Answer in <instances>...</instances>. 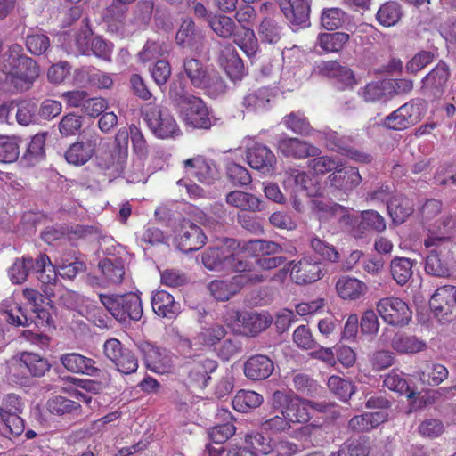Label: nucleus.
<instances>
[{
    "label": "nucleus",
    "instance_id": "603ef678",
    "mask_svg": "<svg viewBox=\"0 0 456 456\" xmlns=\"http://www.w3.org/2000/svg\"><path fill=\"white\" fill-rule=\"evenodd\" d=\"M402 16L401 6L398 3L390 1L382 4L377 12V20L384 27L395 25Z\"/></svg>",
    "mask_w": 456,
    "mask_h": 456
},
{
    "label": "nucleus",
    "instance_id": "a19ab883",
    "mask_svg": "<svg viewBox=\"0 0 456 456\" xmlns=\"http://www.w3.org/2000/svg\"><path fill=\"white\" fill-rule=\"evenodd\" d=\"M391 346L400 354H417L427 348V344L414 336L395 334L391 341Z\"/></svg>",
    "mask_w": 456,
    "mask_h": 456
},
{
    "label": "nucleus",
    "instance_id": "cd10ccee",
    "mask_svg": "<svg viewBox=\"0 0 456 456\" xmlns=\"http://www.w3.org/2000/svg\"><path fill=\"white\" fill-rule=\"evenodd\" d=\"M217 368L216 361L206 357L199 356L188 365V377L199 387H205L210 379V374Z\"/></svg>",
    "mask_w": 456,
    "mask_h": 456
},
{
    "label": "nucleus",
    "instance_id": "f3484780",
    "mask_svg": "<svg viewBox=\"0 0 456 456\" xmlns=\"http://www.w3.org/2000/svg\"><path fill=\"white\" fill-rule=\"evenodd\" d=\"M247 160L250 167L263 174L273 172L276 164V157L267 146L250 139L247 142Z\"/></svg>",
    "mask_w": 456,
    "mask_h": 456
},
{
    "label": "nucleus",
    "instance_id": "c03bdc74",
    "mask_svg": "<svg viewBox=\"0 0 456 456\" xmlns=\"http://www.w3.org/2000/svg\"><path fill=\"white\" fill-rule=\"evenodd\" d=\"M282 124L293 133L308 136L312 134L313 128L307 118L301 111H293L282 118Z\"/></svg>",
    "mask_w": 456,
    "mask_h": 456
},
{
    "label": "nucleus",
    "instance_id": "de8ad7c7",
    "mask_svg": "<svg viewBox=\"0 0 456 456\" xmlns=\"http://www.w3.org/2000/svg\"><path fill=\"white\" fill-rule=\"evenodd\" d=\"M19 354L30 377H41L50 368L47 361L37 354L29 352Z\"/></svg>",
    "mask_w": 456,
    "mask_h": 456
},
{
    "label": "nucleus",
    "instance_id": "09e8293b",
    "mask_svg": "<svg viewBox=\"0 0 456 456\" xmlns=\"http://www.w3.org/2000/svg\"><path fill=\"white\" fill-rule=\"evenodd\" d=\"M383 386L389 390L395 391L400 395H404L408 398H411L414 395V392L410 389V386L403 373L397 370H392L385 376Z\"/></svg>",
    "mask_w": 456,
    "mask_h": 456
},
{
    "label": "nucleus",
    "instance_id": "dca6fc26",
    "mask_svg": "<svg viewBox=\"0 0 456 456\" xmlns=\"http://www.w3.org/2000/svg\"><path fill=\"white\" fill-rule=\"evenodd\" d=\"M421 117L420 106L409 102L387 116L383 125L392 130H404L418 123Z\"/></svg>",
    "mask_w": 456,
    "mask_h": 456
},
{
    "label": "nucleus",
    "instance_id": "e433bc0d",
    "mask_svg": "<svg viewBox=\"0 0 456 456\" xmlns=\"http://www.w3.org/2000/svg\"><path fill=\"white\" fill-rule=\"evenodd\" d=\"M5 377L14 386H26L28 383L30 376L19 353L6 361Z\"/></svg>",
    "mask_w": 456,
    "mask_h": 456
},
{
    "label": "nucleus",
    "instance_id": "2eb2a0df",
    "mask_svg": "<svg viewBox=\"0 0 456 456\" xmlns=\"http://www.w3.org/2000/svg\"><path fill=\"white\" fill-rule=\"evenodd\" d=\"M277 95V87L261 86L249 90L243 96L241 105L248 112L265 113L272 109Z\"/></svg>",
    "mask_w": 456,
    "mask_h": 456
},
{
    "label": "nucleus",
    "instance_id": "a18cd8bd",
    "mask_svg": "<svg viewBox=\"0 0 456 456\" xmlns=\"http://www.w3.org/2000/svg\"><path fill=\"white\" fill-rule=\"evenodd\" d=\"M313 159L307 162V167L316 175H325L335 171L336 168L342 167V160L338 157L328 155L312 156Z\"/></svg>",
    "mask_w": 456,
    "mask_h": 456
},
{
    "label": "nucleus",
    "instance_id": "2f4dec72",
    "mask_svg": "<svg viewBox=\"0 0 456 456\" xmlns=\"http://www.w3.org/2000/svg\"><path fill=\"white\" fill-rule=\"evenodd\" d=\"M151 306L154 313L162 318L174 319L180 312V304L165 290L157 291L152 295Z\"/></svg>",
    "mask_w": 456,
    "mask_h": 456
},
{
    "label": "nucleus",
    "instance_id": "c9c22d12",
    "mask_svg": "<svg viewBox=\"0 0 456 456\" xmlns=\"http://www.w3.org/2000/svg\"><path fill=\"white\" fill-rule=\"evenodd\" d=\"M264 402L261 394L253 390H239L232 399L233 409L239 412L248 413L258 408Z\"/></svg>",
    "mask_w": 456,
    "mask_h": 456
},
{
    "label": "nucleus",
    "instance_id": "ea45409f",
    "mask_svg": "<svg viewBox=\"0 0 456 456\" xmlns=\"http://www.w3.org/2000/svg\"><path fill=\"white\" fill-rule=\"evenodd\" d=\"M27 55L23 53V48L20 45L13 44L0 56V71L4 76V83L7 77L12 75L14 68L21 61V58Z\"/></svg>",
    "mask_w": 456,
    "mask_h": 456
},
{
    "label": "nucleus",
    "instance_id": "39448f33",
    "mask_svg": "<svg viewBox=\"0 0 456 456\" xmlns=\"http://www.w3.org/2000/svg\"><path fill=\"white\" fill-rule=\"evenodd\" d=\"M99 299L104 308L120 323L139 321L142 315L141 297L136 293L99 294Z\"/></svg>",
    "mask_w": 456,
    "mask_h": 456
},
{
    "label": "nucleus",
    "instance_id": "c756f323",
    "mask_svg": "<svg viewBox=\"0 0 456 456\" xmlns=\"http://www.w3.org/2000/svg\"><path fill=\"white\" fill-rule=\"evenodd\" d=\"M96 138L72 143L65 152V159L69 164L79 167L87 163L94 156L96 147Z\"/></svg>",
    "mask_w": 456,
    "mask_h": 456
},
{
    "label": "nucleus",
    "instance_id": "f704fd0d",
    "mask_svg": "<svg viewBox=\"0 0 456 456\" xmlns=\"http://www.w3.org/2000/svg\"><path fill=\"white\" fill-rule=\"evenodd\" d=\"M336 289L341 298L355 300L367 292V286L354 277L342 276L336 283Z\"/></svg>",
    "mask_w": 456,
    "mask_h": 456
},
{
    "label": "nucleus",
    "instance_id": "a878e982",
    "mask_svg": "<svg viewBox=\"0 0 456 456\" xmlns=\"http://www.w3.org/2000/svg\"><path fill=\"white\" fill-rule=\"evenodd\" d=\"M102 277L101 286L103 288L120 284L126 274L125 262L121 258H105L98 265Z\"/></svg>",
    "mask_w": 456,
    "mask_h": 456
},
{
    "label": "nucleus",
    "instance_id": "37998d69",
    "mask_svg": "<svg viewBox=\"0 0 456 456\" xmlns=\"http://www.w3.org/2000/svg\"><path fill=\"white\" fill-rule=\"evenodd\" d=\"M183 69L187 77L195 87H202L211 69L197 59H186Z\"/></svg>",
    "mask_w": 456,
    "mask_h": 456
},
{
    "label": "nucleus",
    "instance_id": "58836bf2",
    "mask_svg": "<svg viewBox=\"0 0 456 456\" xmlns=\"http://www.w3.org/2000/svg\"><path fill=\"white\" fill-rule=\"evenodd\" d=\"M387 211L396 224H403L413 212L411 201L402 196L396 195L387 202Z\"/></svg>",
    "mask_w": 456,
    "mask_h": 456
},
{
    "label": "nucleus",
    "instance_id": "aec40b11",
    "mask_svg": "<svg viewBox=\"0 0 456 456\" xmlns=\"http://www.w3.org/2000/svg\"><path fill=\"white\" fill-rule=\"evenodd\" d=\"M362 178L358 168L344 166L336 168L334 172L329 175L327 184L330 188L341 191L346 194L354 190L362 183Z\"/></svg>",
    "mask_w": 456,
    "mask_h": 456
},
{
    "label": "nucleus",
    "instance_id": "f03ea898",
    "mask_svg": "<svg viewBox=\"0 0 456 456\" xmlns=\"http://www.w3.org/2000/svg\"><path fill=\"white\" fill-rule=\"evenodd\" d=\"M202 263L207 269L215 272L243 273L248 268L242 248L233 239H224L215 247L208 248L202 256Z\"/></svg>",
    "mask_w": 456,
    "mask_h": 456
},
{
    "label": "nucleus",
    "instance_id": "8fccbe9b",
    "mask_svg": "<svg viewBox=\"0 0 456 456\" xmlns=\"http://www.w3.org/2000/svg\"><path fill=\"white\" fill-rule=\"evenodd\" d=\"M201 39V34L195 29L194 22L191 19H186L182 23L175 36L176 43L182 46L194 47Z\"/></svg>",
    "mask_w": 456,
    "mask_h": 456
},
{
    "label": "nucleus",
    "instance_id": "e2e57ef3",
    "mask_svg": "<svg viewBox=\"0 0 456 456\" xmlns=\"http://www.w3.org/2000/svg\"><path fill=\"white\" fill-rule=\"evenodd\" d=\"M127 133L128 138L130 137L131 139L133 151L135 155L140 159H145L149 153V146L142 130L135 125H132L129 126Z\"/></svg>",
    "mask_w": 456,
    "mask_h": 456
},
{
    "label": "nucleus",
    "instance_id": "a211bd4d",
    "mask_svg": "<svg viewBox=\"0 0 456 456\" xmlns=\"http://www.w3.org/2000/svg\"><path fill=\"white\" fill-rule=\"evenodd\" d=\"M290 276L299 285L314 283L323 276V267L320 261L310 256L303 257L297 263L290 264Z\"/></svg>",
    "mask_w": 456,
    "mask_h": 456
},
{
    "label": "nucleus",
    "instance_id": "338daca9",
    "mask_svg": "<svg viewBox=\"0 0 456 456\" xmlns=\"http://www.w3.org/2000/svg\"><path fill=\"white\" fill-rule=\"evenodd\" d=\"M387 84L386 81L370 83L360 90L359 94L368 102L381 101L386 96Z\"/></svg>",
    "mask_w": 456,
    "mask_h": 456
},
{
    "label": "nucleus",
    "instance_id": "72a5a7b5",
    "mask_svg": "<svg viewBox=\"0 0 456 456\" xmlns=\"http://www.w3.org/2000/svg\"><path fill=\"white\" fill-rule=\"evenodd\" d=\"M220 62L232 80L241 79L245 75L243 61L232 46L222 50Z\"/></svg>",
    "mask_w": 456,
    "mask_h": 456
},
{
    "label": "nucleus",
    "instance_id": "c85d7f7f",
    "mask_svg": "<svg viewBox=\"0 0 456 456\" xmlns=\"http://www.w3.org/2000/svg\"><path fill=\"white\" fill-rule=\"evenodd\" d=\"M322 69L326 76L334 80L336 86L340 90L352 89L357 84L353 70L337 61L325 62Z\"/></svg>",
    "mask_w": 456,
    "mask_h": 456
},
{
    "label": "nucleus",
    "instance_id": "f257e3e1",
    "mask_svg": "<svg viewBox=\"0 0 456 456\" xmlns=\"http://www.w3.org/2000/svg\"><path fill=\"white\" fill-rule=\"evenodd\" d=\"M272 407L278 411L277 414L261 423V429L269 433L289 432L296 438L301 435L304 428H295L296 425H304L312 419L310 410L323 411L325 406L309 400L301 399L293 392L286 393L277 390L271 397Z\"/></svg>",
    "mask_w": 456,
    "mask_h": 456
},
{
    "label": "nucleus",
    "instance_id": "5fc2aeb1",
    "mask_svg": "<svg viewBox=\"0 0 456 456\" xmlns=\"http://www.w3.org/2000/svg\"><path fill=\"white\" fill-rule=\"evenodd\" d=\"M419 379L428 386H438L448 377L447 369L442 364H433L425 370H419L417 371Z\"/></svg>",
    "mask_w": 456,
    "mask_h": 456
},
{
    "label": "nucleus",
    "instance_id": "69168bd1",
    "mask_svg": "<svg viewBox=\"0 0 456 456\" xmlns=\"http://www.w3.org/2000/svg\"><path fill=\"white\" fill-rule=\"evenodd\" d=\"M26 46L30 53L34 55H41L49 48L50 39L43 33H31L26 37Z\"/></svg>",
    "mask_w": 456,
    "mask_h": 456
},
{
    "label": "nucleus",
    "instance_id": "7ed1b4c3",
    "mask_svg": "<svg viewBox=\"0 0 456 456\" xmlns=\"http://www.w3.org/2000/svg\"><path fill=\"white\" fill-rule=\"evenodd\" d=\"M170 96L174 98L180 108V114L185 125L200 129H208L212 126L209 112L201 99L184 93L183 88L176 84L170 86Z\"/></svg>",
    "mask_w": 456,
    "mask_h": 456
},
{
    "label": "nucleus",
    "instance_id": "052dcab7",
    "mask_svg": "<svg viewBox=\"0 0 456 456\" xmlns=\"http://www.w3.org/2000/svg\"><path fill=\"white\" fill-rule=\"evenodd\" d=\"M20 155L17 139L14 137H0V162L12 163Z\"/></svg>",
    "mask_w": 456,
    "mask_h": 456
},
{
    "label": "nucleus",
    "instance_id": "4be33fe9",
    "mask_svg": "<svg viewBox=\"0 0 456 456\" xmlns=\"http://www.w3.org/2000/svg\"><path fill=\"white\" fill-rule=\"evenodd\" d=\"M262 277L257 274H240L234 276L231 282L224 281H213L209 283L208 289L211 295L220 301L228 300L237 293L242 284L247 281L259 282Z\"/></svg>",
    "mask_w": 456,
    "mask_h": 456
},
{
    "label": "nucleus",
    "instance_id": "4468645a",
    "mask_svg": "<svg viewBox=\"0 0 456 456\" xmlns=\"http://www.w3.org/2000/svg\"><path fill=\"white\" fill-rule=\"evenodd\" d=\"M138 349L144 358L146 367L156 373L164 374L171 370L173 366V356L169 351L151 344L148 341H142Z\"/></svg>",
    "mask_w": 456,
    "mask_h": 456
},
{
    "label": "nucleus",
    "instance_id": "bf43d9fd",
    "mask_svg": "<svg viewBox=\"0 0 456 456\" xmlns=\"http://www.w3.org/2000/svg\"><path fill=\"white\" fill-rule=\"evenodd\" d=\"M362 221L358 224L362 233L364 229H370L377 232H382L386 230V221L384 217L377 211L370 209L364 210L361 213Z\"/></svg>",
    "mask_w": 456,
    "mask_h": 456
},
{
    "label": "nucleus",
    "instance_id": "6e6d98bb",
    "mask_svg": "<svg viewBox=\"0 0 456 456\" xmlns=\"http://www.w3.org/2000/svg\"><path fill=\"white\" fill-rule=\"evenodd\" d=\"M171 45L166 42L148 40L143 48L138 53L142 62H148L157 57L165 56L169 53Z\"/></svg>",
    "mask_w": 456,
    "mask_h": 456
},
{
    "label": "nucleus",
    "instance_id": "ddd939ff",
    "mask_svg": "<svg viewBox=\"0 0 456 456\" xmlns=\"http://www.w3.org/2000/svg\"><path fill=\"white\" fill-rule=\"evenodd\" d=\"M185 174L205 184H213L220 177L216 162L203 155H196L183 161Z\"/></svg>",
    "mask_w": 456,
    "mask_h": 456
},
{
    "label": "nucleus",
    "instance_id": "3c124183",
    "mask_svg": "<svg viewBox=\"0 0 456 456\" xmlns=\"http://www.w3.org/2000/svg\"><path fill=\"white\" fill-rule=\"evenodd\" d=\"M349 38V34L344 32L322 33L319 35L318 45L325 52H338L348 42Z\"/></svg>",
    "mask_w": 456,
    "mask_h": 456
},
{
    "label": "nucleus",
    "instance_id": "864d4df0",
    "mask_svg": "<svg viewBox=\"0 0 456 456\" xmlns=\"http://www.w3.org/2000/svg\"><path fill=\"white\" fill-rule=\"evenodd\" d=\"M271 323L272 318L267 314L246 313L245 322L241 333H249L252 336H255L268 328Z\"/></svg>",
    "mask_w": 456,
    "mask_h": 456
},
{
    "label": "nucleus",
    "instance_id": "4d7b16f0",
    "mask_svg": "<svg viewBox=\"0 0 456 456\" xmlns=\"http://www.w3.org/2000/svg\"><path fill=\"white\" fill-rule=\"evenodd\" d=\"M53 265L54 266L56 275L59 274L68 279L75 278L77 273L82 272L85 268L83 262L72 259V257L69 258L68 256H61L56 261L55 265Z\"/></svg>",
    "mask_w": 456,
    "mask_h": 456
},
{
    "label": "nucleus",
    "instance_id": "9d476101",
    "mask_svg": "<svg viewBox=\"0 0 456 456\" xmlns=\"http://www.w3.org/2000/svg\"><path fill=\"white\" fill-rule=\"evenodd\" d=\"M376 310L386 323L395 327H404L412 318L408 304L393 296L380 298L376 304Z\"/></svg>",
    "mask_w": 456,
    "mask_h": 456
},
{
    "label": "nucleus",
    "instance_id": "0eeeda50",
    "mask_svg": "<svg viewBox=\"0 0 456 456\" xmlns=\"http://www.w3.org/2000/svg\"><path fill=\"white\" fill-rule=\"evenodd\" d=\"M143 120L155 136L160 139L175 138L181 130L169 110L155 103H146L141 109Z\"/></svg>",
    "mask_w": 456,
    "mask_h": 456
},
{
    "label": "nucleus",
    "instance_id": "bb28decb",
    "mask_svg": "<svg viewBox=\"0 0 456 456\" xmlns=\"http://www.w3.org/2000/svg\"><path fill=\"white\" fill-rule=\"evenodd\" d=\"M285 188L291 189L292 192H305L306 196L313 197L317 193V188L312 177L305 171L297 168H289L285 172Z\"/></svg>",
    "mask_w": 456,
    "mask_h": 456
},
{
    "label": "nucleus",
    "instance_id": "680f3d73",
    "mask_svg": "<svg viewBox=\"0 0 456 456\" xmlns=\"http://www.w3.org/2000/svg\"><path fill=\"white\" fill-rule=\"evenodd\" d=\"M281 27L272 19H265L258 27L257 32L262 42L276 44L281 39Z\"/></svg>",
    "mask_w": 456,
    "mask_h": 456
},
{
    "label": "nucleus",
    "instance_id": "423d86ee",
    "mask_svg": "<svg viewBox=\"0 0 456 456\" xmlns=\"http://www.w3.org/2000/svg\"><path fill=\"white\" fill-rule=\"evenodd\" d=\"M31 270L38 273V279L43 283H53L56 280L54 266L45 254H41L36 261L30 256L16 259L9 269L10 279L13 283L21 284Z\"/></svg>",
    "mask_w": 456,
    "mask_h": 456
},
{
    "label": "nucleus",
    "instance_id": "20e7f679",
    "mask_svg": "<svg viewBox=\"0 0 456 456\" xmlns=\"http://www.w3.org/2000/svg\"><path fill=\"white\" fill-rule=\"evenodd\" d=\"M427 248H430L425 260V271L428 274L446 278L452 271L454 263L452 243L448 237H428L425 240Z\"/></svg>",
    "mask_w": 456,
    "mask_h": 456
},
{
    "label": "nucleus",
    "instance_id": "6ab92c4d",
    "mask_svg": "<svg viewBox=\"0 0 456 456\" xmlns=\"http://www.w3.org/2000/svg\"><path fill=\"white\" fill-rule=\"evenodd\" d=\"M206 240V235L199 226L184 220L175 236V244L182 252L190 253L201 248Z\"/></svg>",
    "mask_w": 456,
    "mask_h": 456
},
{
    "label": "nucleus",
    "instance_id": "0e129e2a",
    "mask_svg": "<svg viewBox=\"0 0 456 456\" xmlns=\"http://www.w3.org/2000/svg\"><path fill=\"white\" fill-rule=\"evenodd\" d=\"M47 407L51 413L63 415L78 410L80 405L66 397L55 396L48 401Z\"/></svg>",
    "mask_w": 456,
    "mask_h": 456
},
{
    "label": "nucleus",
    "instance_id": "7c9ffc66",
    "mask_svg": "<svg viewBox=\"0 0 456 456\" xmlns=\"http://www.w3.org/2000/svg\"><path fill=\"white\" fill-rule=\"evenodd\" d=\"M152 11V2L148 0L139 2L129 23L121 28L120 34L125 36L139 29H144L151 20Z\"/></svg>",
    "mask_w": 456,
    "mask_h": 456
},
{
    "label": "nucleus",
    "instance_id": "f8f14e48",
    "mask_svg": "<svg viewBox=\"0 0 456 456\" xmlns=\"http://www.w3.org/2000/svg\"><path fill=\"white\" fill-rule=\"evenodd\" d=\"M12 74L7 77L6 88L15 92H23L30 88L39 76V67L30 57L21 58Z\"/></svg>",
    "mask_w": 456,
    "mask_h": 456
},
{
    "label": "nucleus",
    "instance_id": "b1692460",
    "mask_svg": "<svg viewBox=\"0 0 456 456\" xmlns=\"http://www.w3.org/2000/svg\"><path fill=\"white\" fill-rule=\"evenodd\" d=\"M278 4L291 24L300 27L309 24V0H278Z\"/></svg>",
    "mask_w": 456,
    "mask_h": 456
},
{
    "label": "nucleus",
    "instance_id": "6e6552de",
    "mask_svg": "<svg viewBox=\"0 0 456 456\" xmlns=\"http://www.w3.org/2000/svg\"><path fill=\"white\" fill-rule=\"evenodd\" d=\"M128 150V133L127 129L120 128L115 136V145L110 151L103 152L97 157V166L110 172V175L117 176L124 172Z\"/></svg>",
    "mask_w": 456,
    "mask_h": 456
},
{
    "label": "nucleus",
    "instance_id": "1a4fd4ad",
    "mask_svg": "<svg viewBox=\"0 0 456 456\" xmlns=\"http://www.w3.org/2000/svg\"><path fill=\"white\" fill-rule=\"evenodd\" d=\"M313 208L320 219H334L340 227L350 232L354 238H362V231L356 225L357 218L351 215L350 209L338 203L313 200Z\"/></svg>",
    "mask_w": 456,
    "mask_h": 456
},
{
    "label": "nucleus",
    "instance_id": "473e14b6",
    "mask_svg": "<svg viewBox=\"0 0 456 456\" xmlns=\"http://www.w3.org/2000/svg\"><path fill=\"white\" fill-rule=\"evenodd\" d=\"M62 365L69 371L74 373L95 375L99 370L94 366L95 362L80 354L70 353L63 354L61 357Z\"/></svg>",
    "mask_w": 456,
    "mask_h": 456
},
{
    "label": "nucleus",
    "instance_id": "5701e85b",
    "mask_svg": "<svg viewBox=\"0 0 456 456\" xmlns=\"http://www.w3.org/2000/svg\"><path fill=\"white\" fill-rule=\"evenodd\" d=\"M449 76L448 65L444 61L438 62L421 80L423 94L428 96L440 97L445 90Z\"/></svg>",
    "mask_w": 456,
    "mask_h": 456
},
{
    "label": "nucleus",
    "instance_id": "9b49d317",
    "mask_svg": "<svg viewBox=\"0 0 456 456\" xmlns=\"http://www.w3.org/2000/svg\"><path fill=\"white\" fill-rule=\"evenodd\" d=\"M429 306L439 322L456 321V287L444 285L437 288L430 297Z\"/></svg>",
    "mask_w": 456,
    "mask_h": 456
},
{
    "label": "nucleus",
    "instance_id": "774afa93",
    "mask_svg": "<svg viewBox=\"0 0 456 456\" xmlns=\"http://www.w3.org/2000/svg\"><path fill=\"white\" fill-rule=\"evenodd\" d=\"M226 335V330L223 325L218 323L211 324L202 329L198 338L202 344L213 346L223 339Z\"/></svg>",
    "mask_w": 456,
    "mask_h": 456
},
{
    "label": "nucleus",
    "instance_id": "412c9836",
    "mask_svg": "<svg viewBox=\"0 0 456 456\" xmlns=\"http://www.w3.org/2000/svg\"><path fill=\"white\" fill-rule=\"evenodd\" d=\"M278 151L285 157L297 159H306L310 156H318L322 153L320 148L305 141L284 135L277 143Z\"/></svg>",
    "mask_w": 456,
    "mask_h": 456
},
{
    "label": "nucleus",
    "instance_id": "79ce46f5",
    "mask_svg": "<svg viewBox=\"0 0 456 456\" xmlns=\"http://www.w3.org/2000/svg\"><path fill=\"white\" fill-rule=\"evenodd\" d=\"M241 248L242 253L252 256H265L283 252L281 245L261 240H249Z\"/></svg>",
    "mask_w": 456,
    "mask_h": 456
},
{
    "label": "nucleus",
    "instance_id": "4c0bfd02",
    "mask_svg": "<svg viewBox=\"0 0 456 456\" xmlns=\"http://www.w3.org/2000/svg\"><path fill=\"white\" fill-rule=\"evenodd\" d=\"M226 203L242 211H260V200L251 193L242 191H232L226 195Z\"/></svg>",
    "mask_w": 456,
    "mask_h": 456
},
{
    "label": "nucleus",
    "instance_id": "13d9d810",
    "mask_svg": "<svg viewBox=\"0 0 456 456\" xmlns=\"http://www.w3.org/2000/svg\"><path fill=\"white\" fill-rule=\"evenodd\" d=\"M328 387L334 395L342 401H347L354 393V387L349 380H346L338 376H331L328 379Z\"/></svg>",
    "mask_w": 456,
    "mask_h": 456
},
{
    "label": "nucleus",
    "instance_id": "393cba45",
    "mask_svg": "<svg viewBox=\"0 0 456 456\" xmlns=\"http://www.w3.org/2000/svg\"><path fill=\"white\" fill-rule=\"evenodd\" d=\"M274 370L273 362L265 354L250 356L243 366L244 375L250 380L259 381L269 378Z\"/></svg>",
    "mask_w": 456,
    "mask_h": 456
},
{
    "label": "nucleus",
    "instance_id": "49530a36",
    "mask_svg": "<svg viewBox=\"0 0 456 456\" xmlns=\"http://www.w3.org/2000/svg\"><path fill=\"white\" fill-rule=\"evenodd\" d=\"M413 264L407 257H395L390 263V273L395 281L405 285L412 275Z\"/></svg>",
    "mask_w": 456,
    "mask_h": 456
}]
</instances>
